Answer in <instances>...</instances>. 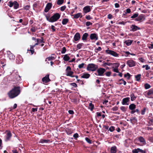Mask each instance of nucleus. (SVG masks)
Wrapping results in <instances>:
<instances>
[{
    "label": "nucleus",
    "mask_w": 153,
    "mask_h": 153,
    "mask_svg": "<svg viewBox=\"0 0 153 153\" xmlns=\"http://www.w3.org/2000/svg\"><path fill=\"white\" fill-rule=\"evenodd\" d=\"M20 92L19 87H14L7 94L10 98L13 99L18 96Z\"/></svg>",
    "instance_id": "f257e3e1"
},
{
    "label": "nucleus",
    "mask_w": 153,
    "mask_h": 153,
    "mask_svg": "<svg viewBox=\"0 0 153 153\" xmlns=\"http://www.w3.org/2000/svg\"><path fill=\"white\" fill-rule=\"evenodd\" d=\"M66 75L67 76H70L71 77H75V76L73 75L74 72L71 71V69L70 67L68 66L65 70Z\"/></svg>",
    "instance_id": "f03ea898"
},
{
    "label": "nucleus",
    "mask_w": 153,
    "mask_h": 153,
    "mask_svg": "<svg viewBox=\"0 0 153 153\" xmlns=\"http://www.w3.org/2000/svg\"><path fill=\"white\" fill-rule=\"evenodd\" d=\"M97 66L94 64H89L87 67V69L88 71H94L97 68Z\"/></svg>",
    "instance_id": "7ed1b4c3"
},
{
    "label": "nucleus",
    "mask_w": 153,
    "mask_h": 153,
    "mask_svg": "<svg viewBox=\"0 0 153 153\" xmlns=\"http://www.w3.org/2000/svg\"><path fill=\"white\" fill-rule=\"evenodd\" d=\"M60 15L58 13H56L51 17V22H53L57 21L60 17Z\"/></svg>",
    "instance_id": "20e7f679"
},
{
    "label": "nucleus",
    "mask_w": 153,
    "mask_h": 153,
    "mask_svg": "<svg viewBox=\"0 0 153 153\" xmlns=\"http://www.w3.org/2000/svg\"><path fill=\"white\" fill-rule=\"evenodd\" d=\"M105 52V53L107 54L111 55L114 57H118L119 56V54L113 51L108 49L106 50Z\"/></svg>",
    "instance_id": "39448f33"
},
{
    "label": "nucleus",
    "mask_w": 153,
    "mask_h": 153,
    "mask_svg": "<svg viewBox=\"0 0 153 153\" xmlns=\"http://www.w3.org/2000/svg\"><path fill=\"white\" fill-rule=\"evenodd\" d=\"M6 135L5 136V141H7L10 140L12 136V134L10 131H6Z\"/></svg>",
    "instance_id": "423d86ee"
},
{
    "label": "nucleus",
    "mask_w": 153,
    "mask_h": 153,
    "mask_svg": "<svg viewBox=\"0 0 153 153\" xmlns=\"http://www.w3.org/2000/svg\"><path fill=\"white\" fill-rule=\"evenodd\" d=\"M127 64L130 67L135 66L136 65L135 62L132 59H129L126 62Z\"/></svg>",
    "instance_id": "0eeeda50"
},
{
    "label": "nucleus",
    "mask_w": 153,
    "mask_h": 153,
    "mask_svg": "<svg viewBox=\"0 0 153 153\" xmlns=\"http://www.w3.org/2000/svg\"><path fill=\"white\" fill-rule=\"evenodd\" d=\"M105 71L106 70L104 68H100L97 70V72L98 73V76H102L103 75V74Z\"/></svg>",
    "instance_id": "6e6552de"
},
{
    "label": "nucleus",
    "mask_w": 153,
    "mask_h": 153,
    "mask_svg": "<svg viewBox=\"0 0 153 153\" xmlns=\"http://www.w3.org/2000/svg\"><path fill=\"white\" fill-rule=\"evenodd\" d=\"M130 31L134 32L138 30H140V28L134 25H132L130 26Z\"/></svg>",
    "instance_id": "1a4fd4ad"
},
{
    "label": "nucleus",
    "mask_w": 153,
    "mask_h": 153,
    "mask_svg": "<svg viewBox=\"0 0 153 153\" xmlns=\"http://www.w3.org/2000/svg\"><path fill=\"white\" fill-rule=\"evenodd\" d=\"M83 13H85L90 12L91 10L90 6L87 5L85 7L83 8Z\"/></svg>",
    "instance_id": "9d476101"
},
{
    "label": "nucleus",
    "mask_w": 153,
    "mask_h": 153,
    "mask_svg": "<svg viewBox=\"0 0 153 153\" xmlns=\"http://www.w3.org/2000/svg\"><path fill=\"white\" fill-rule=\"evenodd\" d=\"M49 74H47L42 79V81L44 83H46L50 81L51 80L49 78Z\"/></svg>",
    "instance_id": "9b49d317"
},
{
    "label": "nucleus",
    "mask_w": 153,
    "mask_h": 153,
    "mask_svg": "<svg viewBox=\"0 0 153 153\" xmlns=\"http://www.w3.org/2000/svg\"><path fill=\"white\" fill-rule=\"evenodd\" d=\"M7 54L9 59L11 60L14 59L15 56L10 51H7Z\"/></svg>",
    "instance_id": "f8f14e48"
},
{
    "label": "nucleus",
    "mask_w": 153,
    "mask_h": 153,
    "mask_svg": "<svg viewBox=\"0 0 153 153\" xmlns=\"http://www.w3.org/2000/svg\"><path fill=\"white\" fill-rule=\"evenodd\" d=\"M90 38L92 40H97L98 39V37L96 33H92L90 35Z\"/></svg>",
    "instance_id": "ddd939ff"
},
{
    "label": "nucleus",
    "mask_w": 153,
    "mask_h": 153,
    "mask_svg": "<svg viewBox=\"0 0 153 153\" xmlns=\"http://www.w3.org/2000/svg\"><path fill=\"white\" fill-rule=\"evenodd\" d=\"M130 100V98L129 97H126L123 99L122 104L123 105H128V104L127 103Z\"/></svg>",
    "instance_id": "4468645a"
},
{
    "label": "nucleus",
    "mask_w": 153,
    "mask_h": 153,
    "mask_svg": "<svg viewBox=\"0 0 153 153\" xmlns=\"http://www.w3.org/2000/svg\"><path fill=\"white\" fill-rule=\"evenodd\" d=\"M52 7V4L50 3H48L45 9V12H47Z\"/></svg>",
    "instance_id": "2eb2a0df"
},
{
    "label": "nucleus",
    "mask_w": 153,
    "mask_h": 153,
    "mask_svg": "<svg viewBox=\"0 0 153 153\" xmlns=\"http://www.w3.org/2000/svg\"><path fill=\"white\" fill-rule=\"evenodd\" d=\"M138 140L140 142L142 143V144L143 145H145L146 144V141L144 138L140 136L138 137Z\"/></svg>",
    "instance_id": "dca6fc26"
},
{
    "label": "nucleus",
    "mask_w": 153,
    "mask_h": 153,
    "mask_svg": "<svg viewBox=\"0 0 153 153\" xmlns=\"http://www.w3.org/2000/svg\"><path fill=\"white\" fill-rule=\"evenodd\" d=\"M74 38L75 41L79 40L80 38L79 33L78 32L76 33L74 36Z\"/></svg>",
    "instance_id": "f3484780"
},
{
    "label": "nucleus",
    "mask_w": 153,
    "mask_h": 153,
    "mask_svg": "<svg viewBox=\"0 0 153 153\" xmlns=\"http://www.w3.org/2000/svg\"><path fill=\"white\" fill-rule=\"evenodd\" d=\"M70 55V54H66L65 55L63 58V60L66 61H69L70 59V57L69 56Z\"/></svg>",
    "instance_id": "a211bd4d"
},
{
    "label": "nucleus",
    "mask_w": 153,
    "mask_h": 153,
    "mask_svg": "<svg viewBox=\"0 0 153 153\" xmlns=\"http://www.w3.org/2000/svg\"><path fill=\"white\" fill-rule=\"evenodd\" d=\"M133 40H131L128 39V40H127L125 41L124 42V43L125 44H126V45H127L128 46L130 45L131 44V43L133 42Z\"/></svg>",
    "instance_id": "6ab92c4d"
},
{
    "label": "nucleus",
    "mask_w": 153,
    "mask_h": 153,
    "mask_svg": "<svg viewBox=\"0 0 153 153\" xmlns=\"http://www.w3.org/2000/svg\"><path fill=\"white\" fill-rule=\"evenodd\" d=\"M145 18L143 15H140L137 18L135 19L137 21H140L143 20H144Z\"/></svg>",
    "instance_id": "aec40b11"
},
{
    "label": "nucleus",
    "mask_w": 153,
    "mask_h": 153,
    "mask_svg": "<svg viewBox=\"0 0 153 153\" xmlns=\"http://www.w3.org/2000/svg\"><path fill=\"white\" fill-rule=\"evenodd\" d=\"M90 75L88 73H84L81 76V78L88 79L89 78Z\"/></svg>",
    "instance_id": "412c9836"
},
{
    "label": "nucleus",
    "mask_w": 153,
    "mask_h": 153,
    "mask_svg": "<svg viewBox=\"0 0 153 153\" xmlns=\"http://www.w3.org/2000/svg\"><path fill=\"white\" fill-rule=\"evenodd\" d=\"M74 18L75 19H78L79 17H82V14L81 13H78L77 14H74L73 15Z\"/></svg>",
    "instance_id": "4be33fe9"
},
{
    "label": "nucleus",
    "mask_w": 153,
    "mask_h": 153,
    "mask_svg": "<svg viewBox=\"0 0 153 153\" xmlns=\"http://www.w3.org/2000/svg\"><path fill=\"white\" fill-rule=\"evenodd\" d=\"M117 152V148L115 146L112 147L111 149V153H115Z\"/></svg>",
    "instance_id": "5701e85b"
},
{
    "label": "nucleus",
    "mask_w": 153,
    "mask_h": 153,
    "mask_svg": "<svg viewBox=\"0 0 153 153\" xmlns=\"http://www.w3.org/2000/svg\"><path fill=\"white\" fill-rule=\"evenodd\" d=\"M129 108L131 110H134L136 108V105L133 103L129 105Z\"/></svg>",
    "instance_id": "b1692460"
},
{
    "label": "nucleus",
    "mask_w": 153,
    "mask_h": 153,
    "mask_svg": "<svg viewBox=\"0 0 153 153\" xmlns=\"http://www.w3.org/2000/svg\"><path fill=\"white\" fill-rule=\"evenodd\" d=\"M88 36V34L87 33H85L83 35L82 39L83 40H85L87 39V38Z\"/></svg>",
    "instance_id": "393cba45"
},
{
    "label": "nucleus",
    "mask_w": 153,
    "mask_h": 153,
    "mask_svg": "<svg viewBox=\"0 0 153 153\" xmlns=\"http://www.w3.org/2000/svg\"><path fill=\"white\" fill-rule=\"evenodd\" d=\"M13 4L14 9H17L19 7V4L16 1H14Z\"/></svg>",
    "instance_id": "a878e982"
},
{
    "label": "nucleus",
    "mask_w": 153,
    "mask_h": 153,
    "mask_svg": "<svg viewBox=\"0 0 153 153\" xmlns=\"http://www.w3.org/2000/svg\"><path fill=\"white\" fill-rule=\"evenodd\" d=\"M50 141L49 140H45L43 139H41L40 140L39 142L42 143H47Z\"/></svg>",
    "instance_id": "bb28decb"
},
{
    "label": "nucleus",
    "mask_w": 153,
    "mask_h": 153,
    "mask_svg": "<svg viewBox=\"0 0 153 153\" xmlns=\"http://www.w3.org/2000/svg\"><path fill=\"white\" fill-rule=\"evenodd\" d=\"M55 59V57L53 56H51L50 57H47L45 60V61H47V60L48 61H51V60H53Z\"/></svg>",
    "instance_id": "cd10ccee"
},
{
    "label": "nucleus",
    "mask_w": 153,
    "mask_h": 153,
    "mask_svg": "<svg viewBox=\"0 0 153 153\" xmlns=\"http://www.w3.org/2000/svg\"><path fill=\"white\" fill-rule=\"evenodd\" d=\"M68 19H63L62 21V23L63 25H65L68 22Z\"/></svg>",
    "instance_id": "c85d7f7f"
},
{
    "label": "nucleus",
    "mask_w": 153,
    "mask_h": 153,
    "mask_svg": "<svg viewBox=\"0 0 153 153\" xmlns=\"http://www.w3.org/2000/svg\"><path fill=\"white\" fill-rule=\"evenodd\" d=\"M131 97V101H133L136 98V97L135 96L134 94L133 93H132L130 95Z\"/></svg>",
    "instance_id": "c756f323"
},
{
    "label": "nucleus",
    "mask_w": 153,
    "mask_h": 153,
    "mask_svg": "<svg viewBox=\"0 0 153 153\" xmlns=\"http://www.w3.org/2000/svg\"><path fill=\"white\" fill-rule=\"evenodd\" d=\"M152 94H153V89H151L148 91L147 95L149 96Z\"/></svg>",
    "instance_id": "7c9ffc66"
},
{
    "label": "nucleus",
    "mask_w": 153,
    "mask_h": 153,
    "mask_svg": "<svg viewBox=\"0 0 153 153\" xmlns=\"http://www.w3.org/2000/svg\"><path fill=\"white\" fill-rule=\"evenodd\" d=\"M141 75L140 74H138L136 75L135 77L136 81H139L140 80V79Z\"/></svg>",
    "instance_id": "2f4dec72"
},
{
    "label": "nucleus",
    "mask_w": 153,
    "mask_h": 153,
    "mask_svg": "<svg viewBox=\"0 0 153 153\" xmlns=\"http://www.w3.org/2000/svg\"><path fill=\"white\" fill-rule=\"evenodd\" d=\"M94 108V105L91 102L89 104V108L90 109L91 111H92Z\"/></svg>",
    "instance_id": "473e14b6"
},
{
    "label": "nucleus",
    "mask_w": 153,
    "mask_h": 153,
    "mask_svg": "<svg viewBox=\"0 0 153 153\" xmlns=\"http://www.w3.org/2000/svg\"><path fill=\"white\" fill-rule=\"evenodd\" d=\"M37 42L39 43H44V42L43 40V38H42L41 39H37Z\"/></svg>",
    "instance_id": "72a5a7b5"
},
{
    "label": "nucleus",
    "mask_w": 153,
    "mask_h": 153,
    "mask_svg": "<svg viewBox=\"0 0 153 153\" xmlns=\"http://www.w3.org/2000/svg\"><path fill=\"white\" fill-rule=\"evenodd\" d=\"M63 0H58L57 4L58 5H61L63 3Z\"/></svg>",
    "instance_id": "f704fd0d"
},
{
    "label": "nucleus",
    "mask_w": 153,
    "mask_h": 153,
    "mask_svg": "<svg viewBox=\"0 0 153 153\" xmlns=\"http://www.w3.org/2000/svg\"><path fill=\"white\" fill-rule=\"evenodd\" d=\"M144 86L146 89H148L151 87L150 85L148 83L145 84Z\"/></svg>",
    "instance_id": "c9c22d12"
},
{
    "label": "nucleus",
    "mask_w": 153,
    "mask_h": 153,
    "mask_svg": "<svg viewBox=\"0 0 153 153\" xmlns=\"http://www.w3.org/2000/svg\"><path fill=\"white\" fill-rule=\"evenodd\" d=\"M85 65V64L84 63H82L80 64H79L78 66V68L79 69H81V68H83L84 67V65Z\"/></svg>",
    "instance_id": "e433bc0d"
},
{
    "label": "nucleus",
    "mask_w": 153,
    "mask_h": 153,
    "mask_svg": "<svg viewBox=\"0 0 153 153\" xmlns=\"http://www.w3.org/2000/svg\"><path fill=\"white\" fill-rule=\"evenodd\" d=\"M138 16V14L137 13H134L132 16L131 17L132 19H134L136 18Z\"/></svg>",
    "instance_id": "4c0bfd02"
},
{
    "label": "nucleus",
    "mask_w": 153,
    "mask_h": 153,
    "mask_svg": "<svg viewBox=\"0 0 153 153\" xmlns=\"http://www.w3.org/2000/svg\"><path fill=\"white\" fill-rule=\"evenodd\" d=\"M146 109V108H144L143 109L141 110V114L142 115H143L145 114Z\"/></svg>",
    "instance_id": "58836bf2"
},
{
    "label": "nucleus",
    "mask_w": 153,
    "mask_h": 153,
    "mask_svg": "<svg viewBox=\"0 0 153 153\" xmlns=\"http://www.w3.org/2000/svg\"><path fill=\"white\" fill-rule=\"evenodd\" d=\"M102 50V48L100 47H98L97 48L95 49V51L96 53H97L98 51H100Z\"/></svg>",
    "instance_id": "ea45409f"
},
{
    "label": "nucleus",
    "mask_w": 153,
    "mask_h": 153,
    "mask_svg": "<svg viewBox=\"0 0 153 153\" xmlns=\"http://www.w3.org/2000/svg\"><path fill=\"white\" fill-rule=\"evenodd\" d=\"M24 9L26 10H29L30 8V6L29 5H27L24 7Z\"/></svg>",
    "instance_id": "a19ab883"
},
{
    "label": "nucleus",
    "mask_w": 153,
    "mask_h": 153,
    "mask_svg": "<svg viewBox=\"0 0 153 153\" xmlns=\"http://www.w3.org/2000/svg\"><path fill=\"white\" fill-rule=\"evenodd\" d=\"M83 44L82 43H79L77 45V48L78 49H80L82 46Z\"/></svg>",
    "instance_id": "79ce46f5"
},
{
    "label": "nucleus",
    "mask_w": 153,
    "mask_h": 153,
    "mask_svg": "<svg viewBox=\"0 0 153 153\" xmlns=\"http://www.w3.org/2000/svg\"><path fill=\"white\" fill-rule=\"evenodd\" d=\"M103 64L102 65V66L103 67H105L106 65H108V66L111 65V63H108L106 62H103Z\"/></svg>",
    "instance_id": "37998d69"
},
{
    "label": "nucleus",
    "mask_w": 153,
    "mask_h": 153,
    "mask_svg": "<svg viewBox=\"0 0 153 153\" xmlns=\"http://www.w3.org/2000/svg\"><path fill=\"white\" fill-rule=\"evenodd\" d=\"M130 75L128 73L125 74L124 76L125 77H126L127 79H129L130 78Z\"/></svg>",
    "instance_id": "c03bdc74"
},
{
    "label": "nucleus",
    "mask_w": 153,
    "mask_h": 153,
    "mask_svg": "<svg viewBox=\"0 0 153 153\" xmlns=\"http://www.w3.org/2000/svg\"><path fill=\"white\" fill-rule=\"evenodd\" d=\"M115 129V128L113 126H111L110 128H109V131H110L111 132L113 131Z\"/></svg>",
    "instance_id": "a18cd8bd"
},
{
    "label": "nucleus",
    "mask_w": 153,
    "mask_h": 153,
    "mask_svg": "<svg viewBox=\"0 0 153 153\" xmlns=\"http://www.w3.org/2000/svg\"><path fill=\"white\" fill-rule=\"evenodd\" d=\"M66 51V50L65 47H64L62 49V51H61V53L62 54L65 53Z\"/></svg>",
    "instance_id": "49530a36"
},
{
    "label": "nucleus",
    "mask_w": 153,
    "mask_h": 153,
    "mask_svg": "<svg viewBox=\"0 0 153 153\" xmlns=\"http://www.w3.org/2000/svg\"><path fill=\"white\" fill-rule=\"evenodd\" d=\"M130 120L131 122H133L135 123L137 121V119L136 117H133Z\"/></svg>",
    "instance_id": "de8ad7c7"
},
{
    "label": "nucleus",
    "mask_w": 153,
    "mask_h": 153,
    "mask_svg": "<svg viewBox=\"0 0 153 153\" xmlns=\"http://www.w3.org/2000/svg\"><path fill=\"white\" fill-rule=\"evenodd\" d=\"M121 110L123 111H125L126 110V108L125 107L121 106L120 107Z\"/></svg>",
    "instance_id": "09e8293b"
},
{
    "label": "nucleus",
    "mask_w": 153,
    "mask_h": 153,
    "mask_svg": "<svg viewBox=\"0 0 153 153\" xmlns=\"http://www.w3.org/2000/svg\"><path fill=\"white\" fill-rule=\"evenodd\" d=\"M9 4L8 5L10 7H12L13 6V2L10 1L9 2Z\"/></svg>",
    "instance_id": "8fccbe9b"
},
{
    "label": "nucleus",
    "mask_w": 153,
    "mask_h": 153,
    "mask_svg": "<svg viewBox=\"0 0 153 153\" xmlns=\"http://www.w3.org/2000/svg\"><path fill=\"white\" fill-rule=\"evenodd\" d=\"M133 153H138L139 151L138 150V148L137 149H134L132 151Z\"/></svg>",
    "instance_id": "3c124183"
},
{
    "label": "nucleus",
    "mask_w": 153,
    "mask_h": 153,
    "mask_svg": "<svg viewBox=\"0 0 153 153\" xmlns=\"http://www.w3.org/2000/svg\"><path fill=\"white\" fill-rule=\"evenodd\" d=\"M85 140L86 141L89 143L91 144V140L88 137H85Z\"/></svg>",
    "instance_id": "603ef678"
},
{
    "label": "nucleus",
    "mask_w": 153,
    "mask_h": 153,
    "mask_svg": "<svg viewBox=\"0 0 153 153\" xmlns=\"http://www.w3.org/2000/svg\"><path fill=\"white\" fill-rule=\"evenodd\" d=\"M45 17L47 20L51 22V17L50 18L49 16L48 15H46Z\"/></svg>",
    "instance_id": "864d4df0"
},
{
    "label": "nucleus",
    "mask_w": 153,
    "mask_h": 153,
    "mask_svg": "<svg viewBox=\"0 0 153 153\" xmlns=\"http://www.w3.org/2000/svg\"><path fill=\"white\" fill-rule=\"evenodd\" d=\"M70 85H71L72 86L74 87H77V85L75 83H74V82L71 83H70Z\"/></svg>",
    "instance_id": "5fc2aeb1"
},
{
    "label": "nucleus",
    "mask_w": 153,
    "mask_h": 153,
    "mask_svg": "<svg viewBox=\"0 0 153 153\" xmlns=\"http://www.w3.org/2000/svg\"><path fill=\"white\" fill-rule=\"evenodd\" d=\"M113 71L116 73H118V68H114L113 69Z\"/></svg>",
    "instance_id": "6e6d98bb"
},
{
    "label": "nucleus",
    "mask_w": 153,
    "mask_h": 153,
    "mask_svg": "<svg viewBox=\"0 0 153 153\" xmlns=\"http://www.w3.org/2000/svg\"><path fill=\"white\" fill-rule=\"evenodd\" d=\"M66 7L65 6H62L60 8V10L62 11H64Z\"/></svg>",
    "instance_id": "4d7b16f0"
},
{
    "label": "nucleus",
    "mask_w": 153,
    "mask_h": 153,
    "mask_svg": "<svg viewBox=\"0 0 153 153\" xmlns=\"http://www.w3.org/2000/svg\"><path fill=\"white\" fill-rule=\"evenodd\" d=\"M92 23H91L90 22H87L86 23V25L87 26H89L90 25H91Z\"/></svg>",
    "instance_id": "13d9d810"
},
{
    "label": "nucleus",
    "mask_w": 153,
    "mask_h": 153,
    "mask_svg": "<svg viewBox=\"0 0 153 153\" xmlns=\"http://www.w3.org/2000/svg\"><path fill=\"white\" fill-rule=\"evenodd\" d=\"M79 137L78 134L77 133H76L74 134L73 135V137L75 138L76 139L78 137Z\"/></svg>",
    "instance_id": "bf43d9fd"
},
{
    "label": "nucleus",
    "mask_w": 153,
    "mask_h": 153,
    "mask_svg": "<svg viewBox=\"0 0 153 153\" xmlns=\"http://www.w3.org/2000/svg\"><path fill=\"white\" fill-rule=\"evenodd\" d=\"M131 10L130 9L127 8L126 10V13H131Z\"/></svg>",
    "instance_id": "052dcab7"
},
{
    "label": "nucleus",
    "mask_w": 153,
    "mask_h": 153,
    "mask_svg": "<svg viewBox=\"0 0 153 153\" xmlns=\"http://www.w3.org/2000/svg\"><path fill=\"white\" fill-rule=\"evenodd\" d=\"M138 150L139 151V152H140L142 153H145V151L139 148H138Z\"/></svg>",
    "instance_id": "680f3d73"
},
{
    "label": "nucleus",
    "mask_w": 153,
    "mask_h": 153,
    "mask_svg": "<svg viewBox=\"0 0 153 153\" xmlns=\"http://www.w3.org/2000/svg\"><path fill=\"white\" fill-rule=\"evenodd\" d=\"M86 18L88 20H90L92 19V18L91 17L90 15L87 16H86Z\"/></svg>",
    "instance_id": "e2e57ef3"
},
{
    "label": "nucleus",
    "mask_w": 153,
    "mask_h": 153,
    "mask_svg": "<svg viewBox=\"0 0 153 153\" xmlns=\"http://www.w3.org/2000/svg\"><path fill=\"white\" fill-rule=\"evenodd\" d=\"M118 110V107L117 106H115L112 108V110L113 111H116Z\"/></svg>",
    "instance_id": "0e129e2a"
},
{
    "label": "nucleus",
    "mask_w": 153,
    "mask_h": 153,
    "mask_svg": "<svg viewBox=\"0 0 153 153\" xmlns=\"http://www.w3.org/2000/svg\"><path fill=\"white\" fill-rule=\"evenodd\" d=\"M108 19H111L112 18V16L111 14H109L108 15Z\"/></svg>",
    "instance_id": "69168bd1"
},
{
    "label": "nucleus",
    "mask_w": 153,
    "mask_h": 153,
    "mask_svg": "<svg viewBox=\"0 0 153 153\" xmlns=\"http://www.w3.org/2000/svg\"><path fill=\"white\" fill-rule=\"evenodd\" d=\"M105 75L106 76H109L111 75V73L110 72H107L105 73Z\"/></svg>",
    "instance_id": "338daca9"
},
{
    "label": "nucleus",
    "mask_w": 153,
    "mask_h": 153,
    "mask_svg": "<svg viewBox=\"0 0 153 153\" xmlns=\"http://www.w3.org/2000/svg\"><path fill=\"white\" fill-rule=\"evenodd\" d=\"M51 28L52 30L54 32L55 30V27L53 25H51Z\"/></svg>",
    "instance_id": "774afa93"
}]
</instances>
